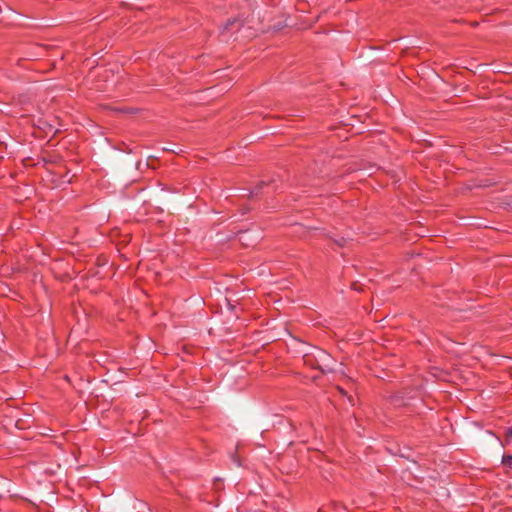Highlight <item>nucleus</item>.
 <instances>
[{
  "mask_svg": "<svg viewBox=\"0 0 512 512\" xmlns=\"http://www.w3.org/2000/svg\"><path fill=\"white\" fill-rule=\"evenodd\" d=\"M503 463L508 467H512V455L504 456Z\"/></svg>",
  "mask_w": 512,
  "mask_h": 512,
  "instance_id": "nucleus-1",
  "label": "nucleus"
},
{
  "mask_svg": "<svg viewBox=\"0 0 512 512\" xmlns=\"http://www.w3.org/2000/svg\"><path fill=\"white\" fill-rule=\"evenodd\" d=\"M328 358H329V355H328V354H326V352H324V351H320L319 356H318V359H319L320 361H322V362L324 363V362H325V360H327Z\"/></svg>",
  "mask_w": 512,
  "mask_h": 512,
  "instance_id": "nucleus-2",
  "label": "nucleus"
},
{
  "mask_svg": "<svg viewBox=\"0 0 512 512\" xmlns=\"http://www.w3.org/2000/svg\"><path fill=\"white\" fill-rule=\"evenodd\" d=\"M506 439L511 440L512 439V427H510L506 432Z\"/></svg>",
  "mask_w": 512,
  "mask_h": 512,
  "instance_id": "nucleus-3",
  "label": "nucleus"
},
{
  "mask_svg": "<svg viewBox=\"0 0 512 512\" xmlns=\"http://www.w3.org/2000/svg\"><path fill=\"white\" fill-rule=\"evenodd\" d=\"M235 23H236V20H233V21H231V22H228V23H227V25H226V27H225V29H228V28H229V26H232V25H234Z\"/></svg>",
  "mask_w": 512,
  "mask_h": 512,
  "instance_id": "nucleus-4",
  "label": "nucleus"
}]
</instances>
